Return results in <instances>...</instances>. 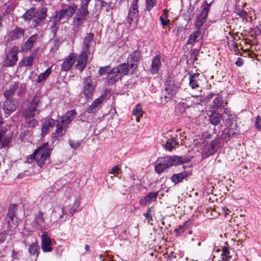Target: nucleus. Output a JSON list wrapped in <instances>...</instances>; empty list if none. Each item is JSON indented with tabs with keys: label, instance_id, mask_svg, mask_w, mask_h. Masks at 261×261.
I'll use <instances>...</instances> for the list:
<instances>
[{
	"label": "nucleus",
	"instance_id": "obj_29",
	"mask_svg": "<svg viewBox=\"0 0 261 261\" xmlns=\"http://www.w3.org/2000/svg\"><path fill=\"white\" fill-rule=\"evenodd\" d=\"M188 175V172L187 171H184L180 173L174 174L171 176V179L172 182L176 184L182 181V180L186 178Z\"/></svg>",
	"mask_w": 261,
	"mask_h": 261
},
{
	"label": "nucleus",
	"instance_id": "obj_19",
	"mask_svg": "<svg viewBox=\"0 0 261 261\" xmlns=\"http://www.w3.org/2000/svg\"><path fill=\"white\" fill-rule=\"evenodd\" d=\"M41 248L44 252H50L52 250L51 239L47 236L46 232H43L41 235Z\"/></svg>",
	"mask_w": 261,
	"mask_h": 261
},
{
	"label": "nucleus",
	"instance_id": "obj_57",
	"mask_svg": "<svg viewBox=\"0 0 261 261\" xmlns=\"http://www.w3.org/2000/svg\"><path fill=\"white\" fill-rule=\"evenodd\" d=\"M6 238V235L5 233H0V243H3Z\"/></svg>",
	"mask_w": 261,
	"mask_h": 261
},
{
	"label": "nucleus",
	"instance_id": "obj_31",
	"mask_svg": "<svg viewBox=\"0 0 261 261\" xmlns=\"http://www.w3.org/2000/svg\"><path fill=\"white\" fill-rule=\"evenodd\" d=\"M34 57L33 56L23 57L19 62L20 67L32 66L33 64Z\"/></svg>",
	"mask_w": 261,
	"mask_h": 261
},
{
	"label": "nucleus",
	"instance_id": "obj_28",
	"mask_svg": "<svg viewBox=\"0 0 261 261\" xmlns=\"http://www.w3.org/2000/svg\"><path fill=\"white\" fill-rule=\"evenodd\" d=\"M161 66V58L159 56L154 57L152 61L151 72L153 74L156 73Z\"/></svg>",
	"mask_w": 261,
	"mask_h": 261
},
{
	"label": "nucleus",
	"instance_id": "obj_1",
	"mask_svg": "<svg viewBox=\"0 0 261 261\" xmlns=\"http://www.w3.org/2000/svg\"><path fill=\"white\" fill-rule=\"evenodd\" d=\"M76 115L74 110L68 111L65 114L58 119L57 128L53 132V137L58 138L63 136L66 132L68 125L72 121Z\"/></svg>",
	"mask_w": 261,
	"mask_h": 261
},
{
	"label": "nucleus",
	"instance_id": "obj_40",
	"mask_svg": "<svg viewBox=\"0 0 261 261\" xmlns=\"http://www.w3.org/2000/svg\"><path fill=\"white\" fill-rule=\"evenodd\" d=\"M201 34V32L199 29H198L197 31L194 32L192 34H191L189 36V38L187 41V44H193L194 42L197 41V39L199 37Z\"/></svg>",
	"mask_w": 261,
	"mask_h": 261
},
{
	"label": "nucleus",
	"instance_id": "obj_46",
	"mask_svg": "<svg viewBox=\"0 0 261 261\" xmlns=\"http://www.w3.org/2000/svg\"><path fill=\"white\" fill-rule=\"evenodd\" d=\"M15 90H16V89H15V87H13L11 88L9 90L6 91V92L5 93V94H4L6 98H10V97L11 96V95H12L14 93Z\"/></svg>",
	"mask_w": 261,
	"mask_h": 261
},
{
	"label": "nucleus",
	"instance_id": "obj_16",
	"mask_svg": "<svg viewBox=\"0 0 261 261\" xmlns=\"http://www.w3.org/2000/svg\"><path fill=\"white\" fill-rule=\"evenodd\" d=\"M138 2V0H134L130 4L127 20L129 24H131L134 19L136 18L139 15V10L137 6Z\"/></svg>",
	"mask_w": 261,
	"mask_h": 261
},
{
	"label": "nucleus",
	"instance_id": "obj_42",
	"mask_svg": "<svg viewBox=\"0 0 261 261\" xmlns=\"http://www.w3.org/2000/svg\"><path fill=\"white\" fill-rule=\"evenodd\" d=\"M25 122L29 127H34L37 125L38 121L34 118L25 119Z\"/></svg>",
	"mask_w": 261,
	"mask_h": 261
},
{
	"label": "nucleus",
	"instance_id": "obj_30",
	"mask_svg": "<svg viewBox=\"0 0 261 261\" xmlns=\"http://www.w3.org/2000/svg\"><path fill=\"white\" fill-rule=\"evenodd\" d=\"M38 38L37 35H34L32 36L29 39L26 41L24 47L22 48L23 50H29L33 46L34 43L36 42Z\"/></svg>",
	"mask_w": 261,
	"mask_h": 261
},
{
	"label": "nucleus",
	"instance_id": "obj_60",
	"mask_svg": "<svg viewBox=\"0 0 261 261\" xmlns=\"http://www.w3.org/2000/svg\"><path fill=\"white\" fill-rule=\"evenodd\" d=\"M164 14L165 16L167 18L168 16V11L167 9H164L163 10Z\"/></svg>",
	"mask_w": 261,
	"mask_h": 261
},
{
	"label": "nucleus",
	"instance_id": "obj_52",
	"mask_svg": "<svg viewBox=\"0 0 261 261\" xmlns=\"http://www.w3.org/2000/svg\"><path fill=\"white\" fill-rule=\"evenodd\" d=\"M211 3H210L209 4H208L206 2H205V4L206 5V6H205L202 10L201 13H204L207 16V14H208V13L209 12V10H210V6L211 5Z\"/></svg>",
	"mask_w": 261,
	"mask_h": 261
},
{
	"label": "nucleus",
	"instance_id": "obj_20",
	"mask_svg": "<svg viewBox=\"0 0 261 261\" xmlns=\"http://www.w3.org/2000/svg\"><path fill=\"white\" fill-rule=\"evenodd\" d=\"M75 55L74 54H70L66 58L62 65V70L67 71L70 69L74 64Z\"/></svg>",
	"mask_w": 261,
	"mask_h": 261
},
{
	"label": "nucleus",
	"instance_id": "obj_50",
	"mask_svg": "<svg viewBox=\"0 0 261 261\" xmlns=\"http://www.w3.org/2000/svg\"><path fill=\"white\" fill-rule=\"evenodd\" d=\"M120 170V168L118 166H114L109 172L110 174H114L115 176H116L117 174H119V171Z\"/></svg>",
	"mask_w": 261,
	"mask_h": 261
},
{
	"label": "nucleus",
	"instance_id": "obj_53",
	"mask_svg": "<svg viewBox=\"0 0 261 261\" xmlns=\"http://www.w3.org/2000/svg\"><path fill=\"white\" fill-rule=\"evenodd\" d=\"M160 21L161 22L163 26H166L168 24H169V23H170V20H168V19L165 20L164 19V18L163 17V16H160Z\"/></svg>",
	"mask_w": 261,
	"mask_h": 261
},
{
	"label": "nucleus",
	"instance_id": "obj_21",
	"mask_svg": "<svg viewBox=\"0 0 261 261\" xmlns=\"http://www.w3.org/2000/svg\"><path fill=\"white\" fill-rule=\"evenodd\" d=\"M87 53L82 51L80 56L77 63L75 65V68L79 69L81 72L85 68L87 64Z\"/></svg>",
	"mask_w": 261,
	"mask_h": 261
},
{
	"label": "nucleus",
	"instance_id": "obj_8",
	"mask_svg": "<svg viewBox=\"0 0 261 261\" xmlns=\"http://www.w3.org/2000/svg\"><path fill=\"white\" fill-rule=\"evenodd\" d=\"M16 210L17 206L15 204H11L9 207L6 221L8 227L10 228H15L17 226L16 218L15 216Z\"/></svg>",
	"mask_w": 261,
	"mask_h": 261
},
{
	"label": "nucleus",
	"instance_id": "obj_58",
	"mask_svg": "<svg viewBox=\"0 0 261 261\" xmlns=\"http://www.w3.org/2000/svg\"><path fill=\"white\" fill-rule=\"evenodd\" d=\"M255 123L257 127L261 128V117L258 116L257 117Z\"/></svg>",
	"mask_w": 261,
	"mask_h": 261
},
{
	"label": "nucleus",
	"instance_id": "obj_15",
	"mask_svg": "<svg viewBox=\"0 0 261 261\" xmlns=\"http://www.w3.org/2000/svg\"><path fill=\"white\" fill-rule=\"evenodd\" d=\"M88 13L89 12L87 9L81 7L79 9L74 18V22L77 29L76 31H77L79 26L82 23L83 21L85 19Z\"/></svg>",
	"mask_w": 261,
	"mask_h": 261
},
{
	"label": "nucleus",
	"instance_id": "obj_34",
	"mask_svg": "<svg viewBox=\"0 0 261 261\" xmlns=\"http://www.w3.org/2000/svg\"><path fill=\"white\" fill-rule=\"evenodd\" d=\"M207 15L204 13H201L199 16L198 17L195 23V25L196 28L200 29V28L203 25L205 22L207 18Z\"/></svg>",
	"mask_w": 261,
	"mask_h": 261
},
{
	"label": "nucleus",
	"instance_id": "obj_44",
	"mask_svg": "<svg viewBox=\"0 0 261 261\" xmlns=\"http://www.w3.org/2000/svg\"><path fill=\"white\" fill-rule=\"evenodd\" d=\"M236 13L242 18H246L247 16V13L243 9H237L235 11Z\"/></svg>",
	"mask_w": 261,
	"mask_h": 261
},
{
	"label": "nucleus",
	"instance_id": "obj_7",
	"mask_svg": "<svg viewBox=\"0 0 261 261\" xmlns=\"http://www.w3.org/2000/svg\"><path fill=\"white\" fill-rule=\"evenodd\" d=\"M18 50L16 47H13L7 54L6 59L4 61L5 67H13L18 61Z\"/></svg>",
	"mask_w": 261,
	"mask_h": 261
},
{
	"label": "nucleus",
	"instance_id": "obj_4",
	"mask_svg": "<svg viewBox=\"0 0 261 261\" xmlns=\"http://www.w3.org/2000/svg\"><path fill=\"white\" fill-rule=\"evenodd\" d=\"M63 5H62L63 8L61 10L57 12L54 16L53 24L51 27L53 31L56 30L59 21L62 19H68L71 17L77 9L76 5L74 4L67 6L66 8L63 7Z\"/></svg>",
	"mask_w": 261,
	"mask_h": 261
},
{
	"label": "nucleus",
	"instance_id": "obj_38",
	"mask_svg": "<svg viewBox=\"0 0 261 261\" xmlns=\"http://www.w3.org/2000/svg\"><path fill=\"white\" fill-rule=\"evenodd\" d=\"M39 246L37 243H32L29 247V252L31 255L35 256V259L38 256Z\"/></svg>",
	"mask_w": 261,
	"mask_h": 261
},
{
	"label": "nucleus",
	"instance_id": "obj_41",
	"mask_svg": "<svg viewBox=\"0 0 261 261\" xmlns=\"http://www.w3.org/2000/svg\"><path fill=\"white\" fill-rule=\"evenodd\" d=\"M35 222L41 228L45 226V221L43 218V213L42 212H39L38 215L35 218Z\"/></svg>",
	"mask_w": 261,
	"mask_h": 261
},
{
	"label": "nucleus",
	"instance_id": "obj_6",
	"mask_svg": "<svg viewBox=\"0 0 261 261\" xmlns=\"http://www.w3.org/2000/svg\"><path fill=\"white\" fill-rule=\"evenodd\" d=\"M165 89L162 91L161 95V102L165 104L175 96L178 91V87L173 82L167 83Z\"/></svg>",
	"mask_w": 261,
	"mask_h": 261
},
{
	"label": "nucleus",
	"instance_id": "obj_23",
	"mask_svg": "<svg viewBox=\"0 0 261 261\" xmlns=\"http://www.w3.org/2000/svg\"><path fill=\"white\" fill-rule=\"evenodd\" d=\"M121 77L122 75H120V73L114 70V68L109 72V74H108V83L110 84H113L120 80Z\"/></svg>",
	"mask_w": 261,
	"mask_h": 261
},
{
	"label": "nucleus",
	"instance_id": "obj_39",
	"mask_svg": "<svg viewBox=\"0 0 261 261\" xmlns=\"http://www.w3.org/2000/svg\"><path fill=\"white\" fill-rule=\"evenodd\" d=\"M37 10L34 8H31L28 10L23 15L24 20H31L34 17V15L36 14Z\"/></svg>",
	"mask_w": 261,
	"mask_h": 261
},
{
	"label": "nucleus",
	"instance_id": "obj_35",
	"mask_svg": "<svg viewBox=\"0 0 261 261\" xmlns=\"http://www.w3.org/2000/svg\"><path fill=\"white\" fill-rule=\"evenodd\" d=\"M144 112L142 110L140 105L138 104L136 106V108L134 109L133 113L134 116H136V120L137 122L140 121V118L142 116Z\"/></svg>",
	"mask_w": 261,
	"mask_h": 261
},
{
	"label": "nucleus",
	"instance_id": "obj_13",
	"mask_svg": "<svg viewBox=\"0 0 261 261\" xmlns=\"http://www.w3.org/2000/svg\"><path fill=\"white\" fill-rule=\"evenodd\" d=\"M18 107L17 101L11 98H6L3 105V109L5 114L10 115L15 111Z\"/></svg>",
	"mask_w": 261,
	"mask_h": 261
},
{
	"label": "nucleus",
	"instance_id": "obj_33",
	"mask_svg": "<svg viewBox=\"0 0 261 261\" xmlns=\"http://www.w3.org/2000/svg\"><path fill=\"white\" fill-rule=\"evenodd\" d=\"M177 137V135H176V137H172L167 141L165 145V148L166 150L171 151L174 147L178 144Z\"/></svg>",
	"mask_w": 261,
	"mask_h": 261
},
{
	"label": "nucleus",
	"instance_id": "obj_63",
	"mask_svg": "<svg viewBox=\"0 0 261 261\" xmlns=\"http://www.w3.org/2000/svg\"><path fill=\"white\" fill-rule=\"evenodd\" d=\"M112 178H113V176L108 174L107 176V179H106L107 181H108L109 180H110V179H112Z\"/></svg>",
	"mask_w": 261,
	"mask_h": 261
},
{
	"label": "nucleus",
	"instance_id": "obj_11",
	"mask_svg": "<svg viewBox=\"0 0 261 261\" xmlns=\"http://www.w3.org/2000/svg\"><path fill=\"white\" fill-rule=\"evenodd\" d=\"M47 8H42L39 11H37L34 17L32 19L31 26L36 28L46 18L47 16Z\"/></svg>",
	"mask_w": 261,
	"mask_h": 261
},
{
	"label": "nucleus",
	"instance_id": "obj_43",
	"mask_svg": "<svg viewBox=\"0 0 261 261\" xmlns=\"http://www.w3.org/2000/svg\"><path fill=\"white\" fill-rule=\"evenodd\" d=\"M156 1L155 0H147L146 4V9L147 10L150 11L154 6L156 5Z\"/></svg>",
	"mask_w": 261,
	"mask_h": 261
},
{
	"label": "nucleus",
	"instance_id": "obj_5",
	"mask_svg": "<svg viewBox=\"0 0 261 261\" xmlns=\"http://www.w3.org/2000/svg\"><path fill=\"white\" fill-rule=\"evenodd\" d=\"M39 103L40 99L36 96L33 98L31 101L28 102V105L23 109L22 112V116L24 119L34 118L36 112L39 113L40 111L37 109Z\"/></svg>",
	"mask_w": 261,
	"mask_h": 261
},
{
	"label": "nucleus",
	"instance_id": "obj_24",
	"mask_svg": "<svg viewBox=\"0 0 261 261\" xmlns=\"http://www.w3.org/2000/svg\"><path fill=\"white\" fill-rule=\"evenodd\" d=\"M93 37L94 35L92 33H87L86 36L84 39V47L83 48L84 52L87 53L90 46H91L93 43Z\"/></svg>",
	"mask_w": 261,
	"mask_h": 261
},
{
	"label": "nucleus",
	"instance_id": "obj_62",
	"mask_svg": "<svg viewBox=\"0 0 261 261\" xmlns=\"http://www.w3.org/2000/svg\"><path fill=\"white\" fill-rule=\"evenodd\" d=\"M8 144V141H6V140H4L2 143V147H5Z\"/></svg>",
	"mask_w": 261,
	"mask_h": 261
},
{
	"label": "nucleus",
	"instance_id": "obj_54",
	"mask_svg": "<svg viewBox=\"0 0 261 261\" xmlns=\"http://www.w3.org/2000/svg\"><path fill=\"white\" fill-rule=\"evenodd\" d=\"M91 0H81V7L87 9L89 3Z\"/></svg>",
	"mask_w": 261,
	"mask_h": 261
},
{
	"label": "nucleus",
	"instance_id": "obj_22",
	"mask_svg": "<svg viewBox=\"0 0 261 261\" xmlns=\"http://www.w3.org/2000/svg\"><path fill=\"white\" fill-rule=\"evenodd\" d=\"M114 70L120 73V75H122V74L126 75L129 71L130 73L133 74L135 71L133 70V69H130V65H129L128 63H123L118 65L117 67L114 68Z\"/></svg>",
	"mask_w": 261,
	"mask_h": 261
},
{
	"label": "nucleus",
	"instance_id": "obj_47",
	"mask_svg": "<svg viewBox=\"0 0 261 261\" xmlns=\"http://www.w3.org/2000/svg\"><path fill=\"white\" fill-rule=\"evenodd\" d=\"M155 197H144L140 200V203L142 205H147L148 204V202H150L152 198Z\"/></svg>",
	"mask_w": 261,
	"mask_h": 261
},
{
	"label": "nucleus",
	"instance_id": "obj_32",
	"mask_svg": "<svg viewBox=\"0 0 261 261\" xmlns=\"http://www.w3.org/2000/svg\"><path fill=\"white\" fill-rule=\"evenodd\" d=\"M222 117L216 111L212 112L211 115L210 116V121L213 125H217L220 123Z\"/></svg>",
	"mask_w": 261,
	"mask_h": 261
},
{
	"label": "nucleus",
	"instance_id": "obj_14",
	"mask_svg": "<svg viewBox=\"0 0 261 261\" xmlns=\"http://www.w3.org/2000/svg\"><path fill=\"white\" fill-rule=\"evenodd\" d=\"M140 61V53L139 50H135L132 53L127 57V62L130 64V69L135 70L138 64Z\"/></svg>",
	"mask_w": 261,
	"mask_h": 261
},
{
	"label": "nucleus",
	"instance_id": "obj_2",
	"mask_svg": "<svg viewBox=\"0 0 261 261\" xmlns=\"http://www.w3.org/2000/svg\"><path fill=\"white\" fill-rule=\"evenodd\" d=\"M190 160L188 158L176 155L167 156L159 161V163L155 166V170L158 173L160 174L166 169L171 166L188 163Z\"/></svg>",
	"mask_w": 261,
	"mask_h": 261
},
{
	"label": "nucleus",
	"instance_id": "obj_59",
	"mask_svg": "<svg viewBox=\"0 0 261 261\" xmlns=\"http://www.w3.org/2000/svg\"><path fill=\"white\" fill-rule=\"evenodd\" d=\"M228 211H229L228 209L226 207H224L223 208V211L225 214V216H226L228 214Z\"/></svg>",
	"mask_w": 261,
	"mask_h": 261
},
{
	"label": "nucleus",
	"instance_id": "obj_10",
	"mask_svg": "<svg viewBox=\"0 0 261 261\" xmlns=\"http://www.w3.org/2000/svg\"><path fill=\"white\" fill-rule=\"evenodd\" d=\"M95 87V85L92 82L90 77L84 79L83 90L86 98H90L92 96Z\"/></svg>",
	"mask_w": 261,
	"mask_h": 261
},
{
	"label": "nucleus",
	"instance_id": "obj_3",
	"mask_svg": "<svg viewBox=\"0 0 261 261\" xmlns=\"http://www.w3.org/2000/svg\"><path fill=\"white\" fill-rule=\"evenodd\" d=\"M51 149L46 146H42L37 148L34 153L27 157V162L32 163L33 161L37 162V165L42 167L49 159Z\"/></svg>",
	"mask_w": 261,
	"mask_h": 261
},
{
	"label": "nucleus",
	"instance_id": "obj_17",
	"mask_svg": "<svg viewBox=\"0 0 261 261\" xmlns=\"http://www.w3.org/2000/svg\"><path fill=\"white\" fill-rule=\"evenodd\" d=\"M107 94H102L99 98L96 99L86 110L88 113H92L96 111L97 109L100 107L101 103L106 99Z\"/></svg>",
	"mask_w": 261,
	"mask_h": 261
},
{
	"label": "nucleus",
	"instance_id": "obj_9",
	"mask_svg": "<svg viewBox=\"0 0 261 261\" xmlns=\"http://www.w3.org/2000/svg\"><path fill=\"white\" fill-rule=\"evenodd\" d=\"M218 140H215L203 146L201 151V155L203 159H206L213 154L218 147Z\"/></svg>",
	"mask_w": 261,
	"mask_h": 261
},
{
	"label": "nucleus",
	"instance_id": "obj_45",
	"mask_svg": "<svg viewBox=\"0 0 261 261\" xmlns=\"http://www.w3.org/2000/svg\"><path fill=\"white\" fill-rule=\"evenodd\" d=\"M229 251L227 248L223 247L222 249V261H227V257L229 254Z\"/></svg>",
	"mask_w": 261,
	"mask_h": 261
},
{
	"label": "nucleus",
	"instance_id": "obj_49",
	"mask_svg": "<svg viewBox=\"0 0 261 261\" xmlns=\"http://www.w3.org/2000/svg\"><path fill=\"white\" fill-rule=\"evenodd\" d=\"M186 228L187 225L186 224H184L183 225L179 226L178 228L175 230V231L177 234L179 235L184 232Z\"/></svg>",
	"mask_w": 261,
	"mask_h": 261
},
{
	"label": "nucleus",
	"instance_id": "obj_64",
	"mask_svg": "<svg viewBox=\"0 0 261 261\" xmlns=\"http://www.w3.org/2000/svg\"><path fill=\"white\" fill-rule=\"evenodd\" d=\"M85 249L86 250L89 251V249H90V247H89V245H86L85 246Z\"/></svg>",
	"mask_w": 261,
	"mask_h": 261
},
{
	"label": "nucleus",
	"instance_id": "obj_61",
	"mask_svg": "<svg viewBox=\"0 0 261 261\" xmlns=\"http://www.w3.org/2000/svg\"><path fill=\"white\" fill-rule=\"evenodd\" d=\"M5 135V132L3 131H0V142L1 141L3 137Z\"/></svg>",
	"mask_w": 261,
	"mask_h": 261
},
{
	"label": "nucleus",
	"instance_id": "obj_37",
	"mask_svg": "<svg viewBox=\"0 0 261 261\" xmlns=\"http://www.w3.org/2000/svg\"><path fill=\"white\" fill-rule=\"evenodd\" d=\"M51 72V68L48 67L44 72L39 74L37 78V83H40L45 80Z\"/></svg>",
	"mask_w": 261,
	"mask_h": 261
},
{
	"label": "nucleus",
	"instance_id": "obj_25",
	"mask_svg": "<svg viewBox=\"0 0 261 261\" xmlns=\"http://www.w3.org/2000/svg\"><path fill=\"white\" fill-rule=\"evenodd\" d=\"M236 130L237 128H232L230 127L225 129L221 136L222 139L225 140H228L229 139L232 138L238 134Z\"/></svg>",
	"mask_w": 261,
	"mask_h": 261
},
{
	"label": "nucleus",
	"instance_id": "obj_12",
	"mask_svg": "<svg viewBox=\"0 0 261 261\" xmlns=\"http://www.w3.org/2000/svg\"><path fill=\"white\" fill-rule=\"evenodd\" d=\"M211 98L213 100L210 107L211 112L218 111L221 107L224 108L227 104L222 97L217 94H212Z\"/></svg>",
	"mask_w": 261,
	"mask_h": 261
},
{
	"label": "nucleus",
	"instance_id": "obj_18",
	"mask_svg": "<svg viewBox=\"0 0 261 261\" xmlns=\"http://www.w3.org/2000/svg\"><path fill=\"white\" fill-rule=\"evenodd\" d=\"M57 121L50 118L46 120L42 124V135H45L46 134L54 128L55 126L56 129L57 128Z\"/></svg>",
	"mask_w": 261,
	"mask_h": 261
},
{
	"label": "nucleus",
	"instance_id": "obj_51",
	"mask_svg": "<svg viewBox=\"0 0 261 261\" xmlns=\"http://www.w3.org/2000/svg\"><path fill=\"white\" fill-rule=\"evenodd\" d=\"M111 70L109 68V66H105V67H100L99 69L98 72H99V74H100V75H102L105 73H108V74L109 72Z\"/></svg>",
	"mask_w": 261,
	"mask_h": 261
},
{
	"label": "nucleus",
	"instance_id": "obj_56",
	"mask_svg": "<svg viewBox=\"0 0 261 261\" xmlns=\"http://www.w3.org/2000/svg\"><path fill=\"white\" fill-rule=\"evenodd\" d=\"M243 60L241 58H238L237 61L236 62V65L238 67H241L243 65Z\"/></svg>",
	"mask_w": 261,
	"mask_h": 261
},
{
	"label": "nucleus",
	"instance_id": "obj_55",
	"mask_svg": "<svg viewBox=\"0 0 261 261\" xmlns=\"http://www.w3.org/2000/svg\"><path fill=\"white\" fill-rule=\"evenodd\" d=\"M144 215L145 217V219L146 220H147L148 223H150V221H152L153 220L152 216L150 213H144Z\"/></svg>",
	"mask_w": 261,
	"mask_h": 261
},
{
	"label": "nucleus",
	"instance_id": "obj_27",
	"mask_svg": "<svg viewBox=\"0 0 261 261\" xmlns=\"http://www.w3.org/2000/svg\"><path fill=\"white\" fill-rule=\"evenodd\" d=\"M24 31L20 28H16L9 34L10 38L11 40H16L23 36Z\"/></svg>",
	"mask_w": 261,
	"mask_h": 261
},
{
	"label": "nucleus",
	"instance_id": "obj_36",
	"mask_svg": "<svg viewBox=\"0 0 261 261\" xmlns=\"http://www.w3.org/2000/svg\"><path fill=\"white\" fill-rule=\"evenodd\" d=\"M198 76L199 74L197 73H195L191 76L189 84L192 89H195L199 87Z\"/></svg>",
	"mask_w": 261,
	"mask_h": 261
},
{
	"label": "nucleus",
	"instance_id": "obj_26",
	"mask_svg": "<svg viewBox=\"0 0 261 261\" xmlns=\"http://www.w3.org/2000/svg\"><path fill=\"white\" fill-rule=\"evenodd\" d=\"M223 117L226 123L228 125V127L232 128H237V122L236 117L234 115L226 113Z\"/></svg>",
	"mask_w": 261,
	"mask_h": 261
},
{
	"label": "nucleus",
	"instance_id": "obj_48",
	"mask_svg": "<svg viewBox=\"0 0 261 261\" xmlns=\"http://www.w3.org/2000/svg\"><path fill=\"white\" fill-rule=\"evenodd\" d=\"M69 143L70 146L72 148L74 149L78 148L81 145V143L80 142L76 141H73V140H69Z\"/></svg>",
	"mask_w": 261,
	"mask_h": 261
}]
</instances>
